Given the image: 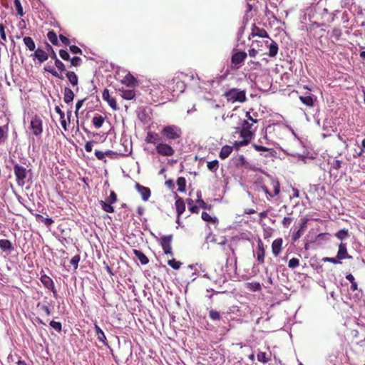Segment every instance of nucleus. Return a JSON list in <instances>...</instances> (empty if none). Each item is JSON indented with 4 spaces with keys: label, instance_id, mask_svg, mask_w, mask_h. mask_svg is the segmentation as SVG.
<instances>
[{
    "label": "nucleus",
    "instance_id": "49",
    "mask_svg": "<svg viewBox=\"0 0 365 365\" xmlns=\"http://www.w3.org/2000/svg\"><path fill=\"white\" fill-rule=\"evenodd\" d=\"M0 36L3 41L6 42L7 38L5 32V26L2 24H0Z\"/></svg>",
    "mask_w": 365,
    "mask_h": 365
},
{
    "label": "nucleus",
    "instance_id": "5",
    "mask_svg": "<svg viewBox=\"0 0 365 365\" xmlns=\"http://www.w3.org/2000/svg\"><path fill=\"white\" fill-rule=\"evenodd\" d=\"M42 124V120L36 115L31 119L30 127L33 134L36 136H39L41 135L43 132Z\"/></svg>",
    "mask_w": 365,
    "mask_h": 365
},
{
    "label": "nucleus",
    "instance_id": "63",
    "mask_svg": "<svg viewBox=\"0 0 365 365\" xmlns=\"http://www.w3.org/2000/svg\"><path fill=\"white\" fill-rule=\"evenodd\" d=\"M95 155L98 160H103L105 158V153L104 152L100 151V150H96L95 151Z\"/></svg>",
    "mask_w": 365,
    "mask_h": 365
},
{
    "label": "nucleus",
    "instance_id": "54",
    "mask_svg": "<svg viewBox=\"0 0 365 365\" xmlns=\"http://www.w3.org/2000/svg\"><path fill=\"white\" fill-rule=\"evenodd\" d=\"M79 261L80 257L78 255H75L71 258L70 262L75 268H77Z\"/></svg>",
    "mask_w": 365,
    "mask_h": 365
},
{
    "label": "nucleus",
    "instance_id": "34",
    "mask_svg": "<svg viewBox=\"0 0 365 365\" xmlns=\"http://www.w3.org/2000/svg\"><path fill=\"white\" fill-rule=\"evenodd\" d=\"M145 141L148 143L156 144L158 142L157 135L151 132H148L146 136Z\"/></svg>",
    "mask_w": 365,
    "mask_h": 365
},
{
    "label": "nucleus",
    "instance_id": "35",
    "mask_svg": "<svg viewBox=\"0 0 365 365\" xmlns=\"http://www.w3.org/2000/svg\"><path fill=\"white\" fill-rule=\"evenodd\" d=\"M177 185L178 186V190L179 192H184L185 190L186 181L184 178H179L177 180Z\"/></svg>",
    "mask_w": 365,
    "mask_h": 365
},
{
    "label": "nucleus",
    "instance_id": "4",
    "mask_svg": "<svg viewBox=\"0 0 365 365\" xmlns=\"http://www.w3.org/2000/svg\"><path fill=\"white\" fill-rule=\"evenodd\" d=\"M14 175L16 178V182L19 186L23 187L25 185V179L27 175V170L26 168L16 164L14 166Z\"/></svg>",
    "mask_w": 365,
    "mask_h": 365
},
{
    "label": "nucleus",
    "instance_id": "6",
    "mask_svg": "<svg viewBox=\"0 0 365 365\" xmlns=\"http://www.w3.org/2000/svg\"><path fill=\"white\" fill-rule=\"evenodd\" d=\"M155 148L157 153L163 156H172L175 153L174 149L170 145L163 143H157Z\"/></svg>",
    "mask_w": 365,
    "mask_h": 365
},
{
    "label": "nucleus",
    "instance_id": "60",
    "mask_svg": "<svg viewBox=\"0 0 365 365\" xmlns=\"http://www.w3.org/2000/svg\"><path fill=\"white\" fill-rule=\"evenodd\" d=\"M81 59L79 57H73L71 59V63L73 66H77L80 64Z\"/></svg>",
    "mask_w": 365,
    "mask_h": 365
},
{
    "label": "nucleus",
    "instance_id": "44",
    "mask_svg": "<svg viewBox=\"0 0 365 365\" xmlns=\"http://www.w3.org/2000/svg\"><path fill=\"white\" fill-rule=\"evenodd\" d=\"M6 130H5L2 126H0V145L6 140Z\"/></svg>",
    "mask_w": 365,
    "mask_h": 365
},
{
    "label": "nucleus",
    "instance_id": "61",
    "mask_svg": "<svg viewBox=\"0 0 365 365\" xmlns=\"http://www.w3.org/2000/svg\"><path fill=\"white\" fill-rule=\"evenodd\" d=\"M83 102H84V100H79L77 101V103L76 104V111H75L76 116L78 115V110L82 107Z\"/></svg>",
    "mask_w": 365,
    "mask_h": 365
},
{
    "label": "nucleus",
    "instance_id": "56",
    "mask_svg": "<svg viewBox=\"0 0 365 365\" xmlns=\"http://www.w3.org/2000/svg\"><path fill=\"white\" fill-rule=\"evenodd\" d=\"M272 184L274 189V195H277L279 193V184L277 181H272Z\"/></svg>",
    "mask_w": 365,
    "mask_h": 365
},
{
    "label": "nucleus",
    "instance_id": "24",
    "mask_svg": "<svg viewBox=\"0 0 365 365\" xmlns=\"http://www.w3.org/2000/svg\"><path fill=\"white\" fill-rule=\"evenodd\" d=\"M232 147L230 145H224L220 152V158L221 159L227 158L232 152Z\"/></svg>",
    "mask_w": 365,
    "mask_h": 365
},
{
    "label": "nucleus",
    "instance_id": "32",
    "mask_svg": "<svg viewBox=\"0 0 365 365\" xmlns=\"http://www.w3.org/2000/svg\"><path fill=\"white\" fill-rule=\"evenodd\" d=\"M264 250L262 244L258 245V250H257V260L260 263H263L264 260Z\"/></svg>",
    "mask_w": 365,
    "mask_h": 365
},
{
    "label": "nucleus",
    "instance_id": "38",
    "mask_svg": "<svg viewBox=\"0 0 365 365\" xmlns=\"http://www.w3.org/2000/svg\"><path fill=\"white\" fill-rule=\"evenodd\" d=\"M218 167H219V163L217 160H215L207 163V168L212 172L216 171L217 170Z\"/></svg>",
    "mask_w": 365,
    "mask_h": 365
},
{
    "label": "nucleus",
    "instance_id": "46",
    "mask_svg": "<svg viewBox=\"0 0 365 365\" xmlns=\"http://www.w3.org/2000/svg\"><path fill=\"white\" fill-rule=\"evenodd\" d=\"M257 359L262 363H267L269 361V359L267 357L266 353L264 352H259L257 354Z\"/></svg>",
    "mask_w": 365,
    "mask_h": 365
},
{
    "label": "nucleus",
    "instance_id": "8",
    "mask_svg": "<svg viewBox=\"0 0 365 365\" xmlns=\"http://www.w3.org/2000/svg\"><path fill=\"white\" fill-rule=\"evenodd\" d=\"M210 110L212 112V114L215 115V119L217 120V114L222 115V119L223 120H226V118L228 117V115L225 116V114L223 112V106L219 103H212L210 105Z\"/></svg>",
    "mask_w": 365,
    "mask_h": 365
},
{
    "label": "nucleus",
    "instance_id": "62",
    "mask_svg": "<svg viewBox=\"0 0 365 365\" xmlns=\"http://www.w3.org/2000/svg\"><path fill=\"white\" fill-rule=\"evenodd\" d=\"M302 236L301 230H299L297 232H294L292 235V240L294 242H296L297 240H299Z\"/></svg>",
    "mask_w": 365,
    "mask_h": 365
},
{
    "label": "nucleus",
    "instance_id": "12",
    "mask_svg": "<svg viewBox=\"0 0 365 365\" xmlns=\"http://www.w3.org/2000/svg\"><path fill=\"white\" fill-rule=\"evenodd\" d=\"M136 188L140 194L143 200L147 201L150 196V189L139 184H136Z\"/></svg>",
    "mask_w": 365,
    "mask_h": 365
},
{
    "label": "nucleus",
    "instance_id": "15",
    "mask_svg": "<svg viewBox=\"0 0 365 365\" xmlns=\"http://www.w3.org/2000/svg\"><path fill=\"white\" fill-rule=\"evenodd\" d=\"M119 92L121 97L126 100H132L135 96L134 91L132 89H120Z\"/></svg>",
    "mask_w": 365,
    "mask_h": 365
},
{
    "label": "nucleus",
    "instance_id": "39",
    "mask_svg": "<svg viewBox=\"0 0 365 365\" xmlns=\"http://www.w3.org/2000/svg\"><path fill=\"white\" fill-rule=\"evenodd\" d=\"M168 264L169 266H170L174 269H180L182 263L179 261L175 260V259H169L168 261Z\"/></svg>",
    "mask_w": 365,
    "mask_h": 365
},
{
    "label": "nucleus",
    "instance_id": "2",
    "mask_svg": "<svg viewBox=\"0 0 365 365\" xmlns=\"http://www.w3.org/2000/svg\"><path fill=\"white\" fill-rule=\"evenodd\" d=\"M223 96L231 103H244L247 100L245 91L238 88L229 89Z\"/></svg>",
    "mask_w": 365,
    "mask_h": 365
},
{
    "label": "nucleus",
    "instance_id": "55",
    "mask_svg": "<svg viewBox=\"0 0 365 365\" xmlns=\"http://www.w3.org/2000/svg\"><path fill=\"white\" fill-rule=\"evenodd\" d=\"M192 200H188V205H190V210L192 213H197L199 212V207L196 205H192Z\"/></svg>",
    "mask_w": 365,
    "mask_h": 365
},
{
    "label": "nucleus",
    "instance_id": "47",
    "mask_svg": "<svg viewBox=\"0 0 365 365\" xmlns=\"http://www.w3.org/2000/svg\"><path fill=\"white\" fill-rule=\"evenodd\" d=\"M355 145L358 148H357L358 151L353 152L351 154L354 158H359V156L362 155L364 153H365V152L364 151L360 145H359L357 143H356Z\"/></svg>",
    "mask_w": 365,
    "mask_h": 365
},
{
    "label": "nucleus",
    "instance_id": "7",
    "mask_svg": "<svg viewBox=\"0 0 365 365\" xmlns=\"http://www.w3.org/2000/svg\"><path fill=\"white\" fill-rule=\"evenodd\" d=\"M172 236H163L161 237L160 244L165 255H169L171 257L173 255L171 247Z\"/></svg>",
    "mask_w": 365,
    "mask_h": 365
},
{
    "label": "nucleus",
    "instance_id": "64",
    "mask_svg": "<svg viewBox=\"0 0 365 365\" xmlns=\"http://www.w3.org/2000/svg\"><path fill=\"white\" fill-rule=\"evenodd\" d=\"M185 88V86L183 82L178 81L176 89L180 92H182Z\"/></svg>",
    "mask_w": 365,
    "mask_h": 365
},
{
    "label": "nucleus",
    "instance_id": "50",
    "mask_svg": "<svg viewBox=\"0 0 365 365\" xmlns=\"http://www.w3.org/2000/svg\"><path fill=\"white\" fill-rule=\"evenodd\" d=\"M117 200V196L113 191L110 192V195L108 197L106 201L110 202V204H113Z\"/></svg>",
    "mask_w": 365,
    "mask_h": 365
},
{
    "label": "nucleus",
    "instance_id": "1",
    "mask_svg": "<svg viewBox=\"0 0 365 365\" xmlns=\"http://www.w3.org/2000/svg\"><path fill=\"white\" fill-rule=\"evenodd\" d=\"M246 115L248 117L247 120H245L242 124V129L240 132V136L243 139L242 142L238 143L239 145H247L252 138L255 129L253 128V125L257 120H254L248 112L246 113ZM237 144V143H236Z\"/></svg>",
    "mask_w": 365,
    "mask_h": 365
},
{
    "label": "nucleus",
    "instance_id": "19",
    "mask_svg": "<svg viewBox=\"0 0 365 365\" xmlns=\"http://www.w3.org/2000/svg\"><path fill=\"white\" fill-rule=\"evenodd\" d=\"M34 56L41 63L44 62L48 59V54L42 49L38 48L35 51Z\"/></svg>",
    "mask_w": 365,
    "mask_h": 365
},
{
    "label": "nucleus",
    "instance_id": "23",
    "mask_svg": "<svg viewBox=\"0 0 365 365\" xmlns=\"http://www.w3.org/2000/svg\"><path fill=\"white\" fill-rule=\"evenodd\" d=\"M104 121L105 118L98 114L95 115L92 120L93 124L96 128H101Z\"/></svg>",
    "mask_w": 365,
    "mask_h": 365
},
{
    "label": "nucleus",
    "instance_id": "37",
    "mask_svg": "<svg viewBox=\"0 0 365 365\" xmlns=\"http://www.w3.org/2000/svg\"><path fill=\"white\" fill-rule=\"evenodd\" d=\"M335 236L341 240H345L348 237V230L345 229L340 230L335 234Z\"/></svg>",
    "mask_w": 365,
    "mask_h": 365
},
{
    "label": "nucleus",
    "instance_id": "28",
    "mask_svg": "<svg viewBox=\"0 0 365 365\" xmlns=\"http://www.w3.org/2000/svg\"><path fill=\"white\" fill-rule=\"evenodd\" d=\"M252 35L253 36H258L262 38L268 37L267 33L264 29H261L255 26L252 29Z\"/></svg>",
    "mask_w": 365,
    "mask_h": 365
},
{
    "label": "nucleus",
    "instance_id": "18",
    "mask_svg": "<svg viewBox=\"0 0 365 365\" xmlns=\"http://www.w3.org/2000/svg\"><path fill=\"white\" fill-rule=\"evenodd\" d=\"M74 98L73 91L69 88H64V96L63 101L66 103H70L73 101Z\"/></svg>",
    "mask_w": 365,
    "mask_h": 365
},
{
    "label": "nucleus",
    "instance_id": "17",
    "mask_svg": "<svg viewBox=\"0 0 365 365\" xmlns=\"http://www.w3.org/2000/svg\"><path fill=\"white\" fill-rule=\"evenodd\" d=\"M175 207L178 216L181 215L185 210V205L181 197H178L175 201Z\"/></svg>",
    "mask_w": 365,
    "mask_h": 365
},
{
    "label": "nucleus",
    "instance_id": "52",
    "mask_svg": "<svg viewBox=\"0 0 365 365\" xmlns=\"http://www.w3.org/2000/svg\"><path fill=\"white\" fill-rule=\"evenodd\" d=\"M55 66L61 71H63L66 69L64 64L59 59H58L57 58H56Z\"/></svg>",
    "mask_w": 365,
    "mask_h": 365
},
{
    "label": "nucleus",
    "instance_id": "33",
    "mask_svg": "<svg viewBox=\"0 0 365 365\" xmlns=\"http://www.w3.org/2000/svg\"><path fill=\"white\" fill-rule=\"evenodd\" d=\"M329 164L331 168L339 170L341 167L342 162L336 158H331L329 160Z\"/></svg>",
    "mask_w": 365,
    "mask_h": 365
},
{
    "label": "nucleus",
    "instance_id": "9",
    "mask_svg": "<svg viewBox=\"0 0 365 365\" xmlns=\"http://www.w3.org/2000/svg\"><path fill=\"white\" fill-rule=\"evenodd\" d=\"M336 258L339 260L344 259H351V256H350L347 253L346 245L344 243H341L339 245V250L336 255Z\"/></svg>",
    "mask_w": 365,
    "mask_h": 365
},
{
    "label": "nucleus",
    "instance_id": "57",
    "mask_svg": "<svg viewBox=\"0 0 365 365\" xmlns=\"http://www.w3.org/2000/svg\"><path fill=\"white\" fill-rule=\"evenodd\" d=\"M59 55L65 61L69 60L70 56L67 51L60 50Z\"/></svg>",
    "mask_w": 365,
    "mask_h": 365
},
{
    "label": "nucleus",
    "instance_id": "26",
    "mask_svg": "<svg viewBox=\"0 0 365 365\" xmlns=\"http://www.w3.org/2000/svg\"><path fill=\"white\" fill-rule=\"evenodd\" d=\"M66 77L73 86H76L78 83V78L76 74L73 71H68Z\"/></svg>",
    "mask_w": 365,
    "mask_h": 365
},
{
    "label": "nucleus",
    "instance_id": "11",
    "mask_svg": "<svg viewBox=\"0 0 365 365\" xmlns=\"http://www.w3.org/2000/svg\"><path fill=\"white\" fill-rule=\"evenodd\" d=\"M247 57V53L244 51L237 52L232 56V63L235 65H239L242 63Z\"/></svg>",
    "mask_w": 365,
    "mask_h": 365
},
{
    "label": "nucleus",
    "instance_id": "10",
    "mask_svg": "<svg viewBox=\"0 0 365 365\" xmlns=\"http://www.w3.org/2000/svg\"><path fill=\"white\" fill-rule=\"evenodd\" d=\"M283 240L282 238H277L274 240L272 244V252L274 256H278L282 252Z\"/></svg>",
    "mask_w": 365,
    "mask_h": 365
},
{
    "label": "nucleus",
    "instance_id": "58",
    "mask_svg": "<svg viewBox=\"0 0 365 365\" xmlns=\"http://www.w3.org/2000/svg\"><path fill=\"white\" fill-rule=\"evenodd\" d=\"M322 260L324 262H331V263H334V264H339L341 263L340 260H339L336 257L334 258V257H324L322 259Z\"/></svg>",
    "mask_w": 365,
    "mask_h": 365
},
{
    "label": "nucleus",
    "instance_id": "16",
    "mask_svg": "<svg viewBox=\"0 0 365 365\" xmlns=\"http://www.w3.org/2000/svg\"><path fill=\"white\" fill-rule=\"evenodd\" d=\"M299 99L302 101V103H303L304 105L309 107H313L314 103L317 98L313 95H309L307 96H300Z\"/></svg>",
    "mask_w": 365,
    "mask_h": 365
},
{
    "label": "nucleus",
    "instance_id": "29",
    "mask_svg": "<svg viewBox=\"0 0 365 365\" xmlns=\"http://www.w3.org/2000/svg\"><path fill=\"white\" fill-rule=\"evenodd\" d=\"M23 41H24V44L26 46V47L30 51H34L35 50V48H36L35 43H34V40L31 37L26 36V37L24 38Z\"/></svg>",
    "mask_w": 365,
    "mask_h": 365
},
{
    "label": "nucleus",
    "instance_id": "21",
    "mask_svg": "<svg viewBox=\"0 0 365 365\" xmlns=\"http://www.w3.org/2000/svg\"><path fill=\"white\" fill-rule=\"evenodd\" d=\"M135 257L142 264H146L148 263V258L140 250H133Z\"/></svg>",
    "mask_w": 365,
    "mask_h": 365
},
{
    "label": "nucleus",
    "instance_id": "13",
    "mask_svg": "<svg viewBox=\"0 0 365 365\" xmlns=\"http://www.w3.org/2000/svg\"><path fill=\"white\" fill-rule=\"evenodd\" d=\"M103 98L106 101L108 105L114 110L117 109L116 101L113 98L110 97L109 91L105 89L103 92Z\"/></svg>",
    "mask_w": 365,
    "mask_h": 365
},
{
    "label": "nucleus",
    "instance_id": "27",
    "mask_svg": "<svg viewBox=\"0 0 365 365\" xmlns=\"http://www.w3.org/2000/svg\"><path fill=\"white\" fill-rule=\"evenodd\" d=\"M278 52V46L276 42L272 41L271 43L269 46V53L268 55L271 57H274Z\"/></svg>",
    "mask_w": 365,
    "mask_h": 365
},
{
    "label": "nucleus",
    "instance_id": "3",
    "mask_svg": "<svg viewBox=\"0 0 365 365\" xmlns=\"http://www.w3.org/2000/svg\"><path fill=\"white\" fill-rule=\"evenodd\" d=\"M161 134L168 140H176L181 137L182 130L175 125H166L162 129Z\"/></svg>",
    "mask_w": 365,
    "mask_h": 365
},
{
    "label": "nucleus",
    "instance_id": "43",
    "mask_svg": "<svg viewBox=\"0 0 365 365\" xmlns=\"http://www.w3.org/2000/svg\"><path fill=\"white\" fill-rule=\"evenodd\" d=\"M50 326L58 332H60L61 331L62 326L61 322H59L52 320L50 322Z\"/></svg>",
    "mask_w": 365,
    "mask_h": 365
},
{
    "label": "nucleus",
    "instance_id": "51",
    "mask_svg": "<svg viewBox=\"0 0 365 365\" xmlns=\"http://www.w3.org/2000/svg\"><path fill=\"white\" fill-rule=\"evenodd\" d=\"M197 203L199 205L200 207H202V208H205L206 207V204L205 202L201 199V192L199 191L197 192Z\"/></svg>",
    "mask_w": 365,
    "mask_h": 365
},
{
    "label": "nucleus",
    "instance_id": "48",
    "mask_svg": "<svg viewBox=\"0 0 365 365\" xmlns=\"http://www.w3.org/2000/svg\"><path fill=\"white\" fill-rule=\"evenodd\" d=\"M268 128H270V126H269L266 129L263 137L261 139H259V142L261 143H265V144H267V145H271L272 144L271 143V140L268 138L267 135V130Z\"/></svg>",
    "mask_w": 365,
    "mask_h": 365
},
{
    "label": "nucleus",
    "instance_id": "53",
    "mask_svg": "<svg viewBox=\"0 0 365 365\" xmlns=\"http://www.w3.org/2000/svg\"><path fill=\"white\" fill-rule=\"evenodd\" d=\"M292 220H293V219L292 217H284V219H283V220L282 222V225L284 227L287 228L290 225V224L292 223Z\"/></svg>",
    "mask_w": 365,
    "mask_h": 365
},
{
    "label": "nucleus",
    "instance_id": "42",
    "mask_svg": "<svg viewBox=\"0 0 365 365\" xmlns=\"http://www.w3.org/2000/svg\"><path fill=\"white\" fill-rule=\"evenodd\" d=\"M299 265V260L297 258H292L288 262V267L294 269Z\"/></svg>",
    "mask_w": 365,
    "mask_h": 365
},
{
    "label": "nucleus",
    "instance_id": "41",
    "mask_svg": "<svg viewBox=\"0 0 365 365\" xmlns=\"http://www.w3.org/2000/svg\"><path fill=\"white\" fill-rule=\"evenodd\" d=\"M247 287L252 291H259L261 289V285L259 282H250L247 284Z\"/></svg>",
    "mask_w": 365,
    "mask_h": 365
},
{
    "label": "nucleus",
    "instance_id": "14",
    "mask_svg": "<svg viewBox=\"0 0 365 365\" xmlns=\"http://www.w3.org/2000/svg\"><path fill=\"white\" fill-rule=\"evenodd\" d=\"M41 282L44 285L45 287H46L48 289H51L53 292H55L54 284L51 277L46 274H43L41 277Z\"/></svg>",
    "mask_w": 365,
    "mask_h": 365
},
{
    "label": "nucleus",
    "instance_id": "22",
    "mask_svg": "<svg viewBox=\"0 0 365 365\" xmlns=\"http://www.w3.org/2000/svg\"><path fill=\"white\" fill-rule=\"evenodd\" d=\"M0 248L4 252H11L14 250L11 242L8 240H0Z\"/></svg>",
    "mask_w": 365,
    "mask_h": 365
},
{
    "label": "nucleus",
    "instance_id": "30",
    "mask_svg": "<svg viewBox=\"0 0 365 365\" xmlns=\"http://www.w3.org/2000/svg\"><path fill=\"white\" fill-rule=\"evenodd\" d=\"M350 291L356 292L354 296V299L355 301L359 299L361 295V292L358 289V285L356 282H353V283L351 284Z\"/></svg>",
    "mask_w": 365,
    "mask_h": 365
},
{
    "label": "nucleus",
    "instance_id": "40",
    "mask_svg": "<svg viewBox=\"0 0 365 365\" xmlns=\"http://www.w3.org/2000/svg\"><path fill=\"white\" fill-rule=\"evenodd\" d=\"M47 37L53 45H56L58 43V38L55 32L49 31L47 34Z\"/></svg>",
    "mask_w": 365,
    "mask_h": 365
},
{
    "label": "nucleus",
    "instance_id": "20",
    "mask_svg": "<svg viewBox=\"0 0 365 365\" xmlns=\"http://www.w3.org/2000/svg\"><path fill=\"white\" fill-rule=\"evenodd\" d=\"M121 82H122V83H123L126 86H133L136 83V80L130 73H128L121 80Z\"/></svg>",
    "mask_w": 365,
    "mask_h": 365
},
{
    "label": "nucleus",
    "instance_id": "36",
    "mask_svg": "<svg viewBox=\"0 0 365 365\" xmlns=\"http://www.w3.org/2000/svg\"><path fill=\"white\" fill-rule=\"evenodd\" d=\"M14 3L18 15H19L20 16H23L24 13L20 0H14Z\"/></svg>",
    "mask_w": 365,
    "mask_h": 365
},
{
    "label": "nucleus",
    "instance_id": "45",
    "mask_svg": "<svg viewBox=\"0 0 365 365\" xmlns=\"http://www.w3.org/2000/svg\"><path fill=\"white\" fill-rule=\"evenodd\" d=\"M209 316L212 320H220V314L217 311L210 310L209 312Z\"/></svg>",
    "mask_w": 365,
    "mask_h": 365
},
{
    "label": "nucleus",
    "instance_id": "59",
    "mask_svg": "<svg viewBox=\"0 0 365 365\" xmlns=\"http://www.w3.org/2000/svg\"><path fill=\"white\" fill-rule=\"evenodd\" d=\"M202 219L207 222H212L213 221L212 217L206 212H202Z\"/></svg>",
    "mask_w": 365,
    "mask_h": 365
},
{
    "label": "nucleus",
    "instance_id": "25",
    "mask_svg": "<svg viewBox=\"0 0 365 365\" xmlns=\"http://www.w3.org/2000/svg\"><path fill=\"white\" fill-rule=\"evenodd\" d=\"M94 329L98 339L103 344H106V337L103 330L96 324H94Z\"/></svg>",
    "mask_w": 365,
    "mask_h": 365
},
{
    "label": "nucleus",
    "instance_id": "31",
    "mask_svg": "<svg viewBox=\"0 0 365 365\" xmlns=\"http://www.w3.org/2000/svg\"><path fill=\"white\" fill-rule=\"evenodd\" d=\"M101 205V207H102V209L106 212H109V213H112L114 212V208L111 205L112 204H110V202H105V201H103L101 200L100 202Z\"/></svg>",
    "mask_w": 365,
    "mask_h": 365
}]
</instances>
